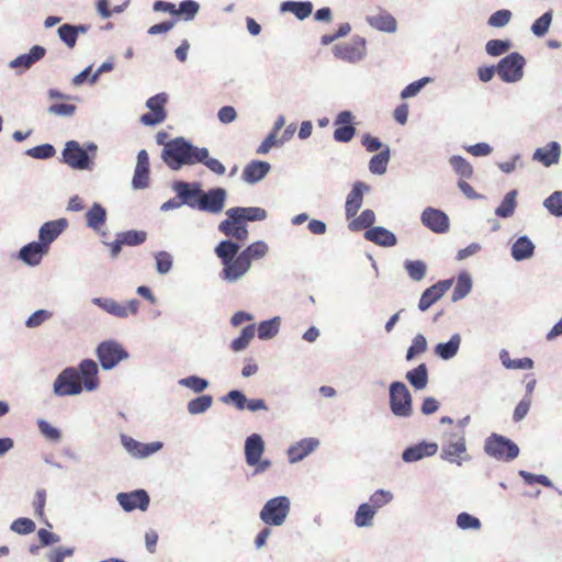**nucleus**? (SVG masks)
<instances>
[{
    "label": "nucleus",
    "mask_w": 562,
    "mask_h": 562,
    "mask_svg": "<svg viewBox=\"0 0 562 562\" xmlns=\"http://www.w3.org/2000/svg\"><path fill=\"white\" fill-rule=\"evenodd\" d=\"M225 215L231 217L234 224L259 222L267 218V211L259 206H234L226 210Z\"/></svg>",
    "instance_id": "f3484780"
},
{
    "label": "nucleus",
    "mask_w": 562,
    "mask_h": 562,
    "mask_svg": "<svg viewBox=\"0 0 562 562\" xmlns=\"http://www.w3.org/2000/svg\"><path fill=\"white\" fill-rule=\"evenodd\" d=\"M431 81L432 79L430 77H423L416 81L411 82L401 91V98L409 99L416 97L422 91V89Z\"/></svg>",
    "instance_id": "680f3d73"
},
{
    "label": "nucleus",
    "mask_w": 562,
    "mask_h": 562,
    "mask_svg": "<svg viewBox=\"0 0 562 562\" xmlns=\"http://www.w3.org/2000/svg\"><path fill=\"white\" fill-rule=\"evenodd\" d=\"M375 222V213L372 210H364L360 213L358 217H355L348 225L349 229L352 232L361 231L364 228H371L373 223Z\"/></svg>",
    "instance_id": "49530a36"
},
{
    "label": "nucleus",
    "mask_w": 562,
    "mask_h": 562,
    "mask_svg": "<svg viewBox=\"0 0 562 562\" xmlns=\"http://www.w3.org/2000/svg\"><path fill=\"white\" fill-rule=\"evenodd\" d=\"M67 226L68 221L66 218H58L44 223L38 231V241L42 244V246L49 250L50 244L58 238V236L67 228Z\"/></svg>",
    "instance_id": "aec40b11"
},
{
    "label": "nucleus",
    "mask_w": 562,
    "mask_h": 562,
    "mask_svg": "<svg viewBox=\"0 0 562 562\" xmlns=\"http://www.w3.org/2000/svg\"><path fill=\"white\" fill-rule=\"evenodd\" d=\"M221 401L225 404H234L238 411L245 409L247 404L246 395L239 390L229 391Z\"/></svg>",
    "instance_id": "774afa93"
},
{
    "label": "nucleus",
    "mask_w": 562,
    "mask_h": 562,
    "mask_svg": "<svg viewBox=\"0 0 562 562\" xmlns=\"http://www.w3.org/2000/svg\"><path fill=\"white\" fill-rule=\"evenodd\" d=\"M406 380L415 390H424L428 384V369L425 363L418 364L405 374Z\"/></svg>",
    "instance_id": "e433bc0d"
},
{
    "label": "nucleus",
    "mask_w": 562,
    "mask_h": 562,
    "mask_svg": "<svg viewBox=\"0 0 562 562\" xmlns=\"http://www.w3.org/2000/svg\"><path fill=\"white\" fill-rule=\"evenodd\" d=\"M319 446V440L316 438H304L288 450L289 462L296 463L311 454Z\"/></svg>",
    "instance_id": "bb28decb"
},
{
    "label": "nucleus",
    "mask_w": 562,
    "mask_h": 562,
    "mask_svg": "<svg viewBox=\"0 0 562 562\" xmlns=\"http://www.w3.org/2000/svg\"><path fill=\"white\" fill-rule=\"evenodd\" d=\"M453 283L452 279L439 281L426 289L419 300L418 308L422 312L427 311L432 304L440 300L445 293L451 288Z\"/></svg>",
    "instance_id": "412c9836"
},
{
    "label": "nucleus",
    "mask_w": 562,
    "mask_h": 562,
    "mask_svg": "<svg viewBox=\"0 0 562 562\" xmlns=\"http://www.w3.org/2000/svg\"><path fill=\"white\" fill-rule=\"evenodd\" d=\"M120 241L127 246H137L146 240V233L143 231H127L117 234Z\"/></svg>",
    "instance_id": "0e129e2a"
},
{
    "label": "nucleus",
    "mask_w": 562,
    "mask_h": 562,
    "mask_svg": "<svg viewBox=\"0 0 562 562\" xmlns=\"http://www.w3.org/2000/svg\"><path fill=\"white\" fill-rule=\"evenodd\" d=\"M103 370L114 369L121 361L128 359L127 350L116 340L110 339L99 344L95 350Z\"/></svg>",
    "instance_id": "6e6552de"
},
{
    "label": "nucleus",
    "mask_w": 562,
    "mask_h": 562,
    "mask_svg": "<svg viewBox=\"0 0 562 562\" xmlns=\"http://www.w3.org/2000/svg\"><path fill=\"white\" fill-rule=\"evenodd\" d=\"M121 443L124 447V449L127 451V453L136 459L148 458L149 456L161 450V448L164 446L162 442H160V441L143 443L127 435H121Z\"/></svg>",
    "instance_id": "2eb2a0df"
},
{
    "label": "nucleus",
    "mask_w": 562,
    "mask_h": 562,
    "mask_svg": "<svg viewBox=\"0 0 562 562\" xmlns=\"http://www.w3.org/2000/svg\"><path fill=\"white\" fill-rule=\"evenodd\" d=\"M366 22L373 30L394 34L397 32V21L392 13L382 7H375L366 15Z\"/></svg>",
    "instance_id": "4468645a"
},
{
    "label": "nucleus",
    "mask_w": 562,
    "mask_h": 562,
    "mask_svg": "<svg viewBox=\"0 0 562 562\" xmlns=\"http://www.w3.org/2000/svg\"><path fill=\"white\" fill-rule=\"evenodd\" d=\"M543 206L554 216H562V191H554L544 201Z\"/></svg>",
    "instance_id": "bf43d9fd"
},
{
    "label": "nucleus",
    "mask_w": 562,
    "mask_h": 562,
    "mask_svg": "<svg viewBox=\"0 0 562 562\" xmlns=\"http://www.w3.org/2000/svg\"><path fill=\"white\" fill-rule=\"evenodd\" d=\"M456 525L461 530L477 531L482 528L481 520L477 517H475L467 512H462L457 516Z\"/></svg>",
    "instance_id": "603ef678"
},
{
    "label": "nucleus",
    "mask_w": 562,
    "mask_h": 562,
    "mask_svg": "<svg viewBox=\"0 0 562 562\" xmlns=\"http://www.w3.org/2000/svg\"><path fill=\"white\" fill-rule=\"evenodd\" d=\"M47 252L48 250L38 240L31 241L19 250L18 258L30 267H36Z\"/></svg>",
    "instance_id": "a878e982"
},
{
    "label": "nucleus",
    "mask_w": 562,
    "mask_h": 562,
    "mask_svg": "<svg viewBox=\"0 0 562 562\" xmlns=\"http://www.w3.org/2000/svg\"><path fill=\"white\" fill-rule=\"evenodd\" d=\"M81 381L77 369L68 367L55 379L53 392L56 396L78 395L82 392Z\"/></svg>",
    "instance_id": "9d476101"
},
{
    "label": "nucleus",
    "mask_w": 562,
    "mask_h": 562,
    "mask_svg": "<svg viewBox=\"0 0 562 562\" xmlns=\"http://www.w3.org/2000/svg\"><path fill=\"white\" fill-rule=\"evenodd\" d=\"M536 246L532 240L527 236H519L510 247V255L516 261H524L530 259L535 254Z\"/></svg>",
    "instance_id": "473e14b6"
},
{
    "label": "nucleus",
    "mask_w": 562,
    "mask_h": 562,
    "mask_svg": "<svg viewBox=\"0 0 562 562\" xmlns=\"http://www.w3.org/2000/svg\"><path fill=\"white\" fill-rule=\"evenodd\" d=\"M218 231L224 234L228 239L233 238L234 241H245L248 238L249 232L247 228V225L241 223L240 224H234L232 223L231 217L226 216L225 220L221 221L218 226Z\"/></svg>",
    "instance_id": "2f4dec72"
},
{
    "label": "nucleus",
    "mask_w": 562,
    "mask_h": 562,
    "mask_svg": "<svg viewBox=\"0 0 562 562\" xmlns=\"http://www.w3.org/2000/svg\"><path fill=\"white\" fill-rule=\"evenodd\" d=\"M290 508L291 502L289 497L277 496L266 502L259 513V517L268 526L280 527L285 522Z\"/></svg>",
    "instance_id": "423d86ee"
},
{
    "label": "nucleus",
    "mask_w": 562,
    "mask_h": 562,
    "mask_svg": "<svg viewBox=\"0 0 562 562\" xmlns=\"http://www.w3.org/2000/svg\"><path fill=\"white\" fill-rule=\"evenodd\" d=\"M271 166L267 161L252 160L243 171V180L249 184H254L262 180L270 171Z\"/></svg>",
    "instance_id": "7c9ffc66"
},
{
    "label": "nucleus",
    "mask_w": 562,
    "mask_h": 562,
    "mask_svg": "<svg viewBox=\"0 0 562 562\" xmlns=\"http://www.w3.org/2000/svg\"><path fill=\"white\" fill-rule=\"evenodd\" d=\"M269 251V246L263 240H257L249 246H247L245 249L239 250V254L247 260L250 266L252 265L254 260H260L267 256Z\"/></svg>",
    "instance_id": "4c0bfd02"
},
{
    "label": "nucleus",
    "mask_w": 562,
    "mask_h": 562,
    "mask_svg": "<svg viewBox=\"0 0 562 562\" xmlns=\"http://www.w3.org/2000/svg\"><path fill=\"white\" fill-rule=\"evenodd\" d=\"M75 553V548L72 547H55L50 549L46 554L45 559L48 562H64L66 558L72 557Z\"/></svg>",
    "instance_id": "052dcab7"
},
{
    "label": "nucleus",
    "mask_w": 562,
    "mask_h": 562,
    "mask_svg": "<svg viewBox=\"0 0 562 562\" xmlns=\"http://www.w3.org/2000/svg\"><path fill=\"white\" fill-rule=\"evenodd\" d=\"M462 337L460 334H453L450 339L446 342H439L435 347V355L445 360H451L454 358L460 349Z\"/></svg>",
    "instance_id": "f704fd0d"
},
{
    "label": "nucleus",
    "mask_w": 562,
    "mask_h": 562,
    "mask_svg": "<svg viewBox=\"0 0 562 562\" xmlns=\"http://www.w3.org/2000/svg\"><path fill=\"white\" fill-rule=\"evenodd\" d=\"M510 47L509 40H490L485 45V50L490 56L496 57L507 53Z\"/></svg>",
    "instance_id": "4d7b16f0"
},
{
    "label": "nucleus",
    "mask_w": 562,
    "mask_h": 562,
    "mask_svg": "<svg viewBox=\"0 0 562 562\" xmlns=\"http://www.w3.org/2000/svg\"><path fill=\"white\" fill-rule=\"evenodd\" d=\"M440 458L449 463H456L459 467L471 459L467 452L463 431L443 434Z\"/></svg>",
    "instance_id": "20e7f679"
},
{
    "label": "nucleus",
    "mask_w": 562,
    "mask_h": 562,
    "mask_svg": "<svg viewBox=\"0 0 562 562\" xmlns=\"http://www.w3.org/2000/svg\"><path fill=\"white\" fill-rule=\"evenodd\" d=\"M239 250L240 245L232 239L221 240L214 249L223 265L220 277L228 283L240 281L251 268L250 263L239 254Z\"/></svg>",
    "instance_id": "7ed1b4c3"
},
{
    "label": "nucleus",
    "mask_w": 562,
    "mask_h": 562,
    "mask_svg": "<svg viewBox=\"0 0 562 562\" xmlns=\"http://www.w3.org/2000/svg\"><path fill=\"white\" fill-rule=\"evenodd\" d=\"M364 238L381 247H393L397 244L395 234L382 226L367 229Z\"/></svg>",
    "instance_id": "c85d7f7f"
},
{
    "label": "nucleus",
    "mask_w": 562,
    "mask_h": 562,
    "mask_svg": "<svg viewBox=\"0 0 562 562\" xmlns=\"http://www.w3.org/2000/svg\"><path fill=\"white\" fill-rule=\"evenodd\" d=\"M106 221V210L100 203H93V205L86 213L87 226L101 236H105V232L102 231L103 225Z\"/></svg>",
    "instance_id": "c756f323"
},
{
    "label": "nucleus",
    "mask_w": 562,
    "mask_h": 562,
    "mask_svg": "<svg viewBox=\"0 0 562 562\" xmlns=\"http://www.w3.org/2000/svg\"><path fill=\"white\" fill-rule=\"evenodd\" d=\"M162 161L173 171L183 166L203 164L210 171L223 176L225 166L216 158H211L206 147H196L184 137H176L161 151Z\"/></svg>",
    "instance_id": "f257e3e1"
},
{
    "label": "nucleus",
    "mask_w": 562,
    "mask_h": 562,
    "mask_svg": "<svg viewBox=\"0 0 562 562\" xmlns=\"http://www.w3.org/2000/svg\"><path fill=\"white\" fill-rule=\"evenodd\" d=\"M79 379H82V387L89 392L94 391L99 386L98 380V366L91 359H85L80 362L78 368Z\"/></svg>",
    "instance_id": "393cba45"
},
{
    "label": "nucleus",
    "mask_w": 562,
    "mask_h": 562,
    "mask_svg": "<svg viewBox=\"0 0 562 562\" xmlns=\"http://www.w3.org/2000/svg\"><path fill=\"white\" fill-rule=\"evenodd\" d=\"M517 190H510L505 194L503 201L495 210L496 216L502 218L513 216L517 207Z\"/></svg>",
    "instance_id": "ea45409f"
},
{
    "label": "nucleus",
    "mask_w": 562,
    "mask_h": 562,
    "mask_svg": "<svg viewBox=\"0 0 562 562\" xmlns=\"http://www.w3.org/2000/svg\"><path fill=\"white\" fill-rule=\"evenodd\" d=\"M526 65L525 57L517 53H510L502 58L497 66V75L506 83H516L524 77V68Z\"/></svg>",
    "instance_id": "1a4fd4ad"
},
{
    "label": "nucleus",
    "mask_w": 562,
    "mask_h": 562,
    "mask_svg": "<svg viewBox=\"0 0 562 562\" xmlns=\"http://www.w3.org/2000/svg\"><path fill=\"white\" fill-rule=\"evenodd\" d=\"M91 302L105 313L117 317L127 318L130 315H136L140 305L139 300L131 299L123 305L112 297H93Z\"/></svg>",
    "instance_id": "f8f14e48"
},
{
    "label": "nucleus",
    "mask_w": 562,
    "mask_h": 562,
    "mask_svg": "<svg viewBox=\"0 0 562 562\" xmlns=\"http://www.w3.org/2000/svg\"><path fill=\"white\" fill-rule=\"evenodd\" d=\"M25 154L35 159H48L55 156L56 149L50 144H43L27 149Z\"/></svg>",
    "instance_id": "69168bd1"
},
{
    "label": "nucleus",
    "mask_w": 562,
    "mask_h": 562,
    "mask_svg": "<svg viewBox=\"0 0 562 562\" xmlns=\"http://www.w3.org/2000/svg\"><path fill=\"white\" fill-rule=\"evenodd\" d=\"M561 155V147L558 142H550L544 147L537 148L533 153V160L540 161L546 167H549L559 161Z\"/></svg>",
    "instance_id": "72a5a7b5"
},
{
    "label": "nucleus",
    "mask_w": 562,
    "mask_h": 562,
    "mask_svg": "<svg viewBox=\"0 0 562 562\" xmlns=\"http://www.w3.org/2000/svg\"><path fill=\"white\" fill-rule=\"evenodd\" d=\"M281 317L274 316L258 324V337L261 340H269L276 337L280 330Z\"/></svg>",
    "instance_id": "a19ab883"
},
{
    "label": "nucleus",
    "mask_w": 562,
    "mask_h": 562,
    "mask_svg": "<svg viewBox=\"0 0 562 562\" xmlns=\"http://www.w3.org/2000/svg\"><path fill=\"white\" fill-rule=\"evenodd\" d=\"M391 150L385 146L383 150L374 155L369 161V170L373 175H384L386 172L387 164L390 161Z\"/></svg>",
    "instance_id": "79ce46f5"
},
{
    "label": "nucleus",
    "mask_w": 562,
    "mask_h": 562,
    "mask_svg": "<svg viewBox=\"0 0 562 562\" xmlns=\"http://www.w3.org/2000/svg\"><path fill=\"white\" fill-rule=\"evenodd\" d=\"M178 384L182 387L190 389L196 394H200L209 387L210 382L206 379L198 375H188L186 378L180 379L178 381Z\"/></svg>",
    "instance_id": "09e8293b"
},
{
    "label": "nucleus",
    "mask_w": 562,
    "mask_h": 562,
    "mask_svg": "<svg viewBox=\"0 0 562 562\" xmlns=\"http://www.w3.org/2000/svg\"><path fill=\"white\" fill-rule=\"evenodd\" d=\"M553 12L551 10L544 12L541 16H539L531 25L530 30L532 34L537 37L544 36L549 27L552 23Z\"/></svg>",
    "instance_id": "8fccbe9b"
},
{
    "label": "nucleus",
    "mask_w": 562,
    "mask_h": 562,
    "mask_svg": "<svg viewBox=\"0 0 562 562\" xmlns=\"http://www.w3.org/2000/svg\"><path fill=\"white\" fill-rule=\"evenodd\" d=\"M149 156L145 149L137 154V161L132 179V187L134 190H143L149 187Z\"/></svg>",
    "instance_id": "6ab92c4d"
},
{
    "label": "nucleus",
    "mask_w": 562,
    "mask_h": 562,
    "mask_svg": "<svg viewBox=\"0 0 562 562\" xmlns=\"http://www.w3.org/2000/svg\"><path fill=\"white\" fill-rule=\"evenodd\" d=\"M370 191V187L362 182L357 181L351 191L348 193L345 204V213L347 218L356 216L363 203V194Z\"/></svg>",
    "instance_id": "5701e85b"
},
{
    "label": "nucleus",
    "mask_w": 562,
    "mask_h": 562,
    "mask_svg": "<svg viewBox=\"0 0 562 562\" xmlns=\"http://www.w3.org/2000/svg\"><path fill=\"white\" fill-rule=\"evenodd\" d=\"M392 499L393 494L390 491L381 488L371 494L369 502L366 504L378 513L379 509L386 506Z\"/></svg>",
    "instance_id": "864d4df0"
},
{
    "label": "nucleus",
    "mask_w": 562,
    "mask_h": 562,
    "mask_svg": "<svg viewBox=\"0 0 562 562\" xmlns=\"http://www.w3.org/2000/svg\"><path fill=\"white\" fill-rule=\"evenodd\" d=\"M513 18V13L507 9H502L490 15L487 24L492 27H504Z\"/></svg>",
    "instance_id": "338daca9"
},
{
    "label": "nucleus",
    "mask_w": 562,
    "mask_h": 562,
    "mask_svg": "<svg viewBox=\"0 0 562 562\" xmlns=\"http://www.w3.org/2000/svg\"><path fill=\"white\" fill-rule=\"evenodd\" d=\"M213 396L209 394H202L198 397L190 400L187 404V411L190 415H201L207 412L213 405Z\"/></svg>",
    "instance_id": "c03bdc74"
},
{
    "label": "nucleus",
    "mask_w": 562,
    "mask_h": 562,
    "mask_svg": "<svg viewBox=\"0 0 562 562\" xmlns=\"http://www.w3.org/2000/svg\"><path fill=\"white\" fill-rule=\"evenodd\" d=\"M390 409L400 418H408L413 415L412 394L405 383L394 381L389 386Z\"/></svg>",
    "instance_id": "39448f33"
},
{
    "label": "nucleus",
    "mask_w": 562,
    "mask_h": 562,
    "mask_svg": "<svg viewBox=\"0 0 562 562\" xmlns=\"http://www.w3.org/2000/svg\"><path fill=\"white\" fill-rule=\"evenodd\" d=\"M472 289V279L468 272H461L457 278V283L452 292V302L464 299Z\"/></svg>",
    "instance_id": "a18cd8bd"
},
{
    "label": "nucleus",
    "mask_w": 562,
    "mask_h": 562,
    "mask_svg": "<svg viewBox=\"0 0 562 562\" xmlns=\"http://www.w3.org/2000/svg\"><path fill=\"white\" fill-rule=\"evenodd\" d=\"M200 10V4L194 0H183L179 8H176L175 15L180 16L183 21H192Z\"/></svg>",
    "instance_id": "de8ad7c7"
},
{
    "label": "nucleus",
    "mask_w": 562,
    "mask_h": 562,
    "mask_svg": "<svg viewBox=\"0 0 562 562\" xmlns=\"http://www.w3.org/2000/svg\"><path fill=\"white\" fill-rule=\"evenodd\" d=\"M450 166L453 168L454 172L459 175L461 178L469 179L473 175V168L469 161H467L461 156H451L449 159Z\"/></svg>",
    "instance_id": "5fc2aeb1"
},
{
    "label": "nucleus",
    "mask_w": 562,
    "mask_h": 562,
    "mask_svg": "<svg viewBox=\"0 0 562 562\" xmlns=\"http://www.w3.org/2000/svg\"><path fill=\"white\" fill-rule=\"evenodd\" d=\"M375 515L376 512L373 508L362 503L355 513L353 522L358 528H371L374 525Z\"/></svg>",
    "instance_id": "58836bf2"
},
{
    "label": "nucleus",
    "mask_w": 562,
    "mask_h": 562,
    "mask_svg": "<svg viewBox=\"0 0 562 562\" xmlns=\"http://www.w3.org/2000/svg\"><path fill=\"white\" fill-rule=\"evenodd\" d=\"M35 522L26 517H21L12 521L10 529L18 535H30L35 531Z\"/></svg>",
    "instance_id": "e2e57ef3"
},
{
    "label": "nucleus",
    "mask_w": 562,
    "mask_h": 562,
    "mask_svg": "<svg viewBox=\"0 0 562 562\" xmlns=\"http://www.w3.org/2000/svg\"><path fill=\"white\" fill-rule=\"evenodd\" d=\"M265 441L259 434H251L245 440V460L248 465L259 462L265 452Z\"/></svg>",
    "instance_id": "cd10ccee"
},
{
    "label": "nucleus",
    "mask_w": 562,
    "mask_h": 562,
    "mask_svg": "<svg viewBox=\"0 0 562 562\" xmlns=\"http://www.w3.org/2000/svg\"><path fill=\"white\" fill-rule=\"evenodd\" d=\"M46 54V49L41 45H34L29 53L19 55L9 63L11 69H16L22 74L30 69L35 63L41 60Z\"/></svg>",
    "instance_id": "b1692460"
},
{
    "label": "nucleus",
    "mask_w": 562,
    "mask_h": 562,
    "mask_svg": "<svg viewBox=\"0 0 562 562\" xmlns=\"http://www.w3.org/2000/svg\"><path fill=\"white\" fill-rule=\"evenodd\" d=\"M404 267L413 281H422L426 276L427 267L422 260H406Z\"/></svg>",
    "instance_id": "6e6d98bb"
},
{
    "label": "nucleus",
    "mask_w": 562,
    "mask_h": 562,
    "mask_svg": "<svg viewBox=\"0 0 562 562\" xmlns=\"http://www.w3.org/2000/svg\"><path fill=\"white\" fill-rule=\"evenodd\" d=\"M484 451L496 460L508 462L518 457L519 447L502 435L492 434L485 439Z\"/></svg>",
    "instance_id": "0eeeda50"
},
{
    "label": "nucleus",
    "mask_w": 562,
    "mask_h": 562,
    "mask_svg": "<svg viewBox=\"0 0 562 562\" xmlns=\"http://www.w3.org/2000/svg\"><path fill=\"white\" fill-rule=\"evenodd\" d=\"M423 225L437 234H442L449 229V218L445 212L435 207H426L420 215Z\"/></svg>",
    "instance_id": "a211bd4d"
},
{
    "label": "nucleus",
    "mask_w": 562,
    "mask_h": 562,
    "mask_svg": "<svg viewBox=\"0 0 562 562\" xmlns=\"http://www.w3.org/2000/svg\"><path fill=\"white\" fill-rule=\"evenodd\" d=\"M427 350V339L423 334H417L408 347L405 359L412 361L417 355Z\"/></svg>",
    "instance_id": "13d9d810"
},
{
    "label": "nucleus",
    "mask_w": 562,
    "mask_h": 562,
    "mask_svg": "<svg viewBox=\"0 0 562 562\" xmlns=\"http://www.w3.org/2000/svg\"><path fill=\"white\" fill-rule=\"evenodd\" d=\"M436 442L420 441L416 445L407 447L402 452V460L406 463H413L423 460L424 458L432 457L438 451Z\"/></svg>",
    "instance_id": "4be33fe9"
},
{
    "label": "nucleus",
    "mask_w": 562,
    "mask_h": 562,
    "mask_svg": "<svg viewBox=\"0 0 562 562\" xmlns=\"http://www.w3.org/2000/svg\"><path fill=\"white\" fill-rule=\"evenodd\" d=\"M499 360L502 364L509 370H529L533 368V360L531 358L510 359L509 352L502 349L499 352Z\"/></svg>",
    "instance_id": "37998d69"
},
{
    "label": "nucleus",
    "mask_w": 562,
    "mask_h": 562,
    "mask_svg": "<svg viewBox=\"0 0 562 562\" xmlns=\"http://www.w3.org/2000/svg\"><path fill=\"white\" fill-rule=\"evenodd\" d=\"M171 188L177 198L182 199L186 205L192 210L212 215H218L225 210L228 193L222 187L203 190L201 182L178 180L172 183Z\"/></svg>",
    "instance_id": "f03ea898"
},
{
    "label": "nucleus",
    "mask_w": 562,
    "mask_h": 562,
    "mask_svg": "<svg viewBox=\"0 0 562 562\" xmlns=\"http://www.w3.org/2000/svg\"><path fill=\"white\" fill-rule=\"evenodd\" d=\"M255 336V325H248L241 329L240 335L232 341L231 348L236 351H243L247 348Z\"/></svg>",
    "instance_id": "3c124183"
},
{
    "label": "nucleus",
    "mask_w": 562,
    "mask_h": 562,
    "mask_svg": "<svg viewBox=\"0 0 562 562\" xmlns=\"http://www.w3.org/2000/svg\"><path fill=\"white\" fill-rule=\"evenodd\" d=\"M334 54L337 58L345 61L351 64L359 63L367 55V42L361 36H355L349 43L336 45Z\"/></svg>",
    "instance_id": "ddd939ff"
},
{
    "label": "nucleus",
    "mask_w": 562,
    "mask_h": 562,
    "mask_svg": "<svg viewBox=\"0 0 562 562\" xmlns=\"http://www.w3.org/2000/svg\"><path fill=\"white\" fill-rule=\"evenodd\" d=\"M116 501L125 512H133L139 509L147 510L149 507L150 498L145 490H135L132 492H122L116 495Z\"/></svg>",
    "instance_id": "dca6fc26"
},
{
    "label": "nucleus",
    "mask_w": 562,
    "mask_h": 562,
    "mask_svg": "<svg viewBox=\"0 0 562 562\" xmlns=\"http://www.w3.org/2000/svg\"><path fill=\"white\" fill-rule=\"evenodd\" d=\"M281 12H291L299 20H305L313 12V3L311 1H284L280 5Z\"/></svg>",
    "instance_id": "c9c22d12"
},
{
    "label": "nucleus",
    "mask_w": 562,
    "mask_h": 562,
    "mask_svg": "<svg viewBox=\"0 0 562 562\" xmlns=\"http://www.w3.org/2000/svg\"><path fill=\"white\" fill-rule=\"evenodd\" d=\"M63 161L76 170H92L93 161L90 155L77 140H68L61 153Z\"/></svg>",
    "instance_id": "9b49d317"
}]
</instances>
